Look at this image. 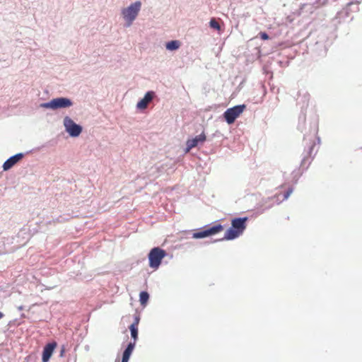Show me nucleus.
<instances>
[{
  "mask_svg": "<svg viewBox=\"0 0 362 362\" xmlns=\"http://www.w3.org/2000/svg\"><path fill=\"white\" fill-rule=\"evenodd\" d=\"M64 350H65V349H64V346H62V349H61V352H60V356H63L64 353Z\"/></svg>",
  "mask_w": 362,
  "mask_h": 362,
  "instance_id": "412c9836",
  "label": "nucleus"
},
{
  "mask_svg": "<svg viewBox=\"0 0 362 362\" xmlns=\"http://www.w3.org/2000/svg\"><path fill=\"white\" fill-rule=\"evenodd\" d=\"M247 217L235 218L231 221V226L226 231L224 237L219 240H215L214 243L220 240H232L240 237L246 229Z\"/></svg>",
  "mask_w": 362,
  "mask_h": 362,
  "instance_id": "f257e3e1",
  "label": "nucleus"
},
{
  "mask_svg": "<svg viewBox=\"0 0 362 362\" xmlns=\"http://www.w3.org/2000/svg\"><path fill=\"white\" fill-rule=\"evenodd\" d=\"M245 108V105H238L233 107L228 108L223 113V117L226 122L228 124H233Z\"/></svg>",
  "mask_w": 362,
  "mask_h": 362,
  "instance_id": "423d86ee",
  "label": "nucleus"
},
{
  "mask_svg": "<svg viewBox=\"0 0 362 362\" xmlns=\"http://www.w3.org/2000/svg\"><path fill=\"white\" fill-rule=\"evenodd\" d=\"M165 250L158 247L152 248L148 253L149 267L157 269L162 262V259L166 256Z\"/></svg>",
  "mask_w": 362,
  "mask_h": 362,
  "instance_id": "20e7f679",
  "label": "nucleus"
},
{
  "mask_svg": "<svg viewBox=\"0 0 362 362\" xmlns=\"http://www.w3.org/2000/svg\"><path fill=\"white\" fill-rule=\"evenodd\" d=\"M141 7V3L139 1L130 4L127 8L122 11V14L126 21V27H129L136 19Z\"/></svg>",
  "mask_w": 362,
  "mask_h": 362,
  "instance_id": "7ed1b4c3",
  "label": "nucleus"
},
{
  "mask_svg": "<svg viewBox=\"0 0 362 362\" xmlns=\"http://www.w3.org/2000/svg\"><path fill=\"white\" fill-rule=\"evenodd\" d=\"M24 157L23 153H18L8 158L3 164V170L7 171L13 168L18 162H19Z\"/></svg>",
  "mask_w": 362,
  "mask_h": 362,
  "instance_id": "1a4fd4ad",
  "label": "nucleus"
},
{
  "mask_svg": "<svg viewBox=\"0 0 362 362\" xmlns=\"http://www.w3.org/2000/svg\"><path fill=\"white\" fill-rule=\"evenodd\" d=\"M139 322V317L136 316V317H135V318H134V323H132V325H136V327H137V326H138Z\"/></svg>",
  "mask_w": 362,
  "mask_h": 362,
  "instance_id": "6ab92c4d",
  "label": "nucleus"
},
{
  "mask_svg": "<svg viewBox=\"0 0 362 362\" xmlns=\"http://www.w3.org/2000/svg\"><path fill=\"white\" fill-rule=\"evenodd\" d=\"M4 313L0 312V319H1L4 317Z\"/></svg>",
  "mask_w": 362,
  "mask_h": 362,
  "instance_id": "5701e85b",
  "label": "nucleus"
},
{
  "mask_svg": "<svg viewBox=\"0 0 362 362\" xmlns=\"http://www.w3.org/2000/svg\"><path fill=\"white\" fill-rule=\"evenodd\" d=\"M72 105L73 102L71 99L65 97H59L53 98L49 102L41 103L40 107L55 110L57 109L68 108Z\"/></svg>",
  "mask_w": 362,
  "mask_h": 362,
  "instance_id": "f03ea898",
  "label": "nucleus"
},
{
  "mask_svg": "<svg viewBox=\"0 0 362 362\" xmlns=\"http://www.w3.org/2000/svg\"><path fill=\"white\" fill-rule=\"evenodd\" d=\"M317 142L320 143V139L318 137L317 138Z\"/></svg>",
  "mask_w": 362,
  "mask_h": 362,
  "instance_id": "393cba45",
  "label": "nucleus"
},
{
  "mask_svg": "<svg viewBox=\"0 0 362 362\" xmlns=\"http://www.w3.org/2000/svg\"><path fill=\"white\" fill-rule=\"evenodd\" d=\"M129 360L128 359H126V358H122V362H128Z\"/></svg>",
  "mask_w": 362,
  "mask_h": 362,
  "instance_id": "4be33fe9",
  "label": "nucleus"
},
{
  "mask_svg": "<svg viewBox=\"0 0 362 362\" xmlns=\"http://www.w3.org/2000/svg\"><path fill=\"white\" fill-rule=\"evenodd\" d=\"M23 306H19V307L18 308V309L19 310H23Z\"/></svg>",
  "mask_w": 362,
  "mask_h": 362,
  "instance_id": "b1692460",
  "label": "nucleus"
},
{
  "mask_svg": "<svg viewBox=\"0 0 362 362\" xmlns=\"http://www.w3.org/2000/svg\"><path fill=\"white\" fill-rule=\"evenodd\" d=\"M206 141V135L204 133H202L199 135L196 136L194 138L188 139L186 143L185 152H189L192 148L196 147L199 144H203Z\"/></svg>",
  "mask_w": 362,
  "mask_h": 362,
  "instance_id": "6e6552de",
  "label": "nucleus"
},
{
  "mask_svg": "<svg viewBox=\"0 0 362 362\" xmlns=\"http://www.w3.org/2000/svg\"><path fill=\"white\" fill-rule=\"evenodd\" d=\"M223 229V226L221 224H217L209 227L208 228H205L200 231L194 232L192 233V238L194 239H202L207 237H210L214 235L219 232H221Z\"/></svg>",
  "mask_w": 362,
  "mask_h": 362,
  "instance_id": "0eeeda50",
  "label": "nucleus"
},
{
  "mask_svg": "<svg viewBox=\"0 0 362 362\" xmlns=\"http://www.w3.org/2000/svg\"><path fill=\"white\" fill-rule=\"evenodd\" d=\"M63 125L64 127L65 131L71 137L78 136L83 131L82 126L76 124L69 116L64 117V118L63 119Z\"/></svg>",
  "mask_w": 362,
  "mask_h": 362,
  "instance_id": "39448f33",
  "label": "nucleus"
},
{
  "mask_svg": "<svg viewBox=\"0 0 362 362\" xmlns=\"http://www.w3.org/2000/svg\"><path fill=\"white\" fill-rule=\"evenodd\" d=\"M314 146H315V144L313 143L312 144V146L310 147V150H309V153H308L310 155H311V153H312V151H313Z\"/></svg>",
  "mask_w": 362,
  "mask_h": 362,
  "instance_id": "aec40b11",
  "label": "nucleus"
},
{
  "mask_svg": "<svg viewBox=\"0 0 362 362\" xmlns=\"http://www.w3.org/2000/svg\"><path fill=\"white\" fill-rule=\"evenodd\" d=\"M149 299V294L146 291H141L139 293V301L141 305H144L147 303Z\"/></svg>",
  "mask_w": 362,
  "mask_h": 362,
  "instance_id": "4468645a",
  "label": "nucleus"
},
{
  "mask_svg": "<svg viewBox=\"0 0 362 362\" xmlns=\"http://www.w3.org/2000/svg\"><path fill=\"white\" fill-rule=\"evenodd\" d=\"M260 37L262 40H268L269 38L268 34L265 32H260L259 33Z\"/></svg>",
  "mask_w": 362,
  "mask_h": 362,
  "instance_id": "a211bd4d",
  "label": "nucleus"
},
{
  "mask_svg": "<svg viewBox=\"0 0 362 362\" xmlns=\"http://www.w3.org/2000/svg\"><path fill=\"white\" fill-rule=\"evenodd\" d=\"M293 192V188H289L284 194V200L287 199Z\"/></svg>",
  "mask_w": 362,
  "mask_h": 362,
  "instance_id": "f3484780",
  "label": "nucleus"
},
{
  "mask_svg": "<svg viewBox=\"0 0 362 362\" xmlns=\"http://www.w3.org/2000/svg\"><path fill=\"white\" fill-rule=\"evenodd\" d=\"M129 330L131 333V337L134 339L133 342L136 343V341L138 339V327H136L135 325H131L129 326Z\"/></svg>",
  "mask_w": 362,
  "mask_h": 362,
  "instance_id": "2eb2a0df",
  "label": "nucleus"
},
{
  "mask_svg": "<svg viewBox=\"0 0 362 362\" xmlns=\"http://www.w3.org/2000/svg\"><path fill=\"white\" fill-rule=\"evenodd\" d=\"M180 42L178 40H171L166 43L165 47L168 50L174 51L180 47Z\"/></svg>",
  "mask_w": 362,
  "mask_h": 362,
  "instance_id": "ddd939ff",
  "label": "nucleus"
},
{
  "mask_svg": "<svg viewBox=\"0 0 362 362\" xmlns=\"http://www.w3.org/2000/svg\"><path fill=\"white\" fill-rule=\"evenodd\" d=\"M209 25L211 28L217 30H219L221 29L219 23L214 18L210 21Z\"/></svg>",
  "mask_w": 362,
  "mask_h": 362,
  "instance_id": "dca6fc26",
  "label": "nucleus"
},
{
  "mask_svg": "<svg viewBox=\"0 0 362 362\" xmlns=\"http://www.w3.org/2000/svg\"><path fill=\"white\" fill-rule=\"evenodd\" d=\"M155 93L153 91L151 90L146 92L144 98L137 103L136 107L139 110L146 109L148 103L153 99Z\"/></svg>",
  "mask_w": 362,
  "mask_h": 362,
  "instance_id": "9b49d317",
  "label": "nucleus"
},
{
  "mask_svg": "<svg viewBox=\"0 0 362 362\" xmlns=\"http://www.w3.org/2000/svg\"><path fill=\"white\" fill-rule=\"evenodd\" d=\"M56 346L57 343L55 341L49 343L45 345L42 351V362L49 361Z\"/></svg>",
  "mask_w": 362,
  "mask_h": 362,
  "instance_id": "9d476101",
  "label": "nucleus"
},
{
  "mask_svg": "<svg viewBox=\"0 0 362 362\" xmlns=\"http://www.w3.org/2000/svg\"><path fill=\"white\" fill-rule=\"evenodd\" d=\"M135 347V342H129L122 354V358L129 360L132 353Z\"/></svg>",
  "mask_w": 362,
  "mask_h": 362,
  "instance_id": "f8f14e48",
  "label": "nucleus"
}]
</instances>
